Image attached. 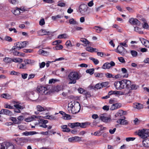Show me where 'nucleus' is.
I'll return each instance as SVG.
<instances>
[{"label": "nucleus", "instance_id": "f257e3e1", "mask_svg": "<svg viewBox=\"0 0 149 149\" xmlns=\"http://www.w3.org/2000/svg\"><path fill=\"white\" fill-rule=\"evenodd\" d=\"M80 108V104L77 101L71 102L68 104V110L70 113L75 114L78 113Z\"/></svg>", "mask_w": 149, "mask_h": 149}, {"label": "nucleus", "instance_id": "f03ea898", "mask_svg": "<svg viewBox=\"0 0 149 149\" xmlns=\"http://www.w3.org/2000/svg\"><path fill=\"white\" fill-rule=\"evenodd\" d=\"M81 77L76 72H70L68 77V78L70 80L69 84H75L76 82V80L79 79Z\"/></svg>", "mask_w": 149, "mask_h": 149}, {"label": "nucleus", "instance_id": "7ed1b4c3", "mask_svg": "<svg viewBox=\"0 0 149 149\" xmlns=\"http://www.w3.org/2000/svg\"><path fill=\"white\" fill-rule=\"evenodd\" d=\"M91 124L90 123L88 122L80 123L75 122L73 123H69L68 124V126L72 128L73 129L76 127H79L81 128H85Z\"/></svg>", "mask_w": 149, "mask_h": 149}, {"label": "nucleus", "instance_id": "20e7f679", "mask_svg": "<svg viewBox=\"0 0 149 149\" xmlns=\"http://www.w3.org/2000/svg\"><path fill=\"white\" fill-rule=\"evenodd\" d=\"M149 133V129H143L138 131L137 134L141 138L145 139L148 137Z\"/></svg>", "mask_w": 149, "mask_h": 149}, {"label": "nucleus", "instance_id": "39448f33", "mask_svg": "<svg viewBox=\"0 0 149 149\" xmlns=\"http://www.w3.org/2000/svg\"><path fill=\"white\" fill-rule=\"evenodd\" d=\"M29 140V138L24 137H17L14 139L17 145L21 146H23L25 143L28 142Z\"/></svg>", "mask_w": 149, "mask_h": 149}, {"label": "nucleus", "instance_id": "423d86ee", "mask_svg": "<svg viewBox=\"0 0 149 149\" xmlns=\"http://www.w3.org/2000/svg\"><path fill=\"white\" fill-rule=\"evenodd\" d=\"M0 149H15V147L11 143L3 142L0 143Z\"/></svg>", "mask_w": 149, "mask_h": 149}, {"label": "nucleus", "instance_id": "0eeeda50", "mask_svg": "<svg viewBox=\"0 0 149 149\" xmlns=\"http://www.w3.org/2000/svg\"><path fill=\"white\" fill-rule=\"evenodd\" d=\"M122 88L129 89L131 85V82L130 80L127 79H123L121 81Z\"/></svg>", "mask_w": 149, "mask_h": 149}, {"label": "nucleus", "instance_id": "6e6552de", "mask_svg": "<svg viewBox=\"0 0 149 149\" xmlns=\"http://www.w3.org/2000/svg\"><path fill=\"white\" fill-rule=\"evenodd\" d=\"M28 44V42L27 41L20 42L16 43L15 45L17 48L18 50L21 49L26 47L27 45Z\"/></svg>", "mask_w": 149, "mask_h": 149}, {"label": "nucleus", "instance_id": "1a4fd4ad", "mask_svg": "<svg viewBox=\"0 0 149 149\" xmlns=\"http://www.w3.org/2000/svg\"><path fill=\"white\" fill-rule=\"evenodd\" d=\"M115 63L113 61H111L110 63L106 62L104 64L102 67L103 69H109L111 67L114 66L115 65Z\"/></svg>", "mask_w": 149, "mask_h": 149}, {"label": "nucleus", "instance_id": "9d476101", "mask_svg": "<svg viewBox=\"0 0 149 149\" xmlns=\"http://www.w3.org/2000/svg\"><path fill=\"white\" fill-rule=\"evenodd\" d=\"M99 118L100 120L105 123H107L110 120V118L107 116L106 113L101 114L99 116Z\"/></svg>", "mask_w": 149, "mask_h": 149}, {"label": "nucleus", "instance_id": "9b49d317", "mask_svg": "<svg viewBox=\"0 0 149 149\" xmlns=\"http://www.w3.org/2000/svg\"><path fill=\"white\" fill-rule=\"evenodd\" d=\"M88 7L87 5L85 4H82L79 7V10L81 13H83L87 11Z\"/></svg>", "mask_w": 149, "mask_h": 149}, {"label": "nucleus", "instance_id": "f8f14e48", "mask_svg": "<svg viewBox=\"0 0 149 149\" xmlns=\"http://www.w3.org/2000/svg\"><path fill=\"white\" fill-rule=\"evenodd\" d=\"M48 123V121L47 120L40 119L39 121V125L40 127L46 128L47 126L46 124Z\"/></svg>", "mask_w": 149, "mask_h": 149}, {"label": "nucleus", "instance_id": "ddd939ff", "mask_svg": "<svg viewBox=\"0 0 149 149\" xmlns=\"http://www.w3.org/2000/svg\"><path fill=\"white\" fill-rule=\"evenodd\" d=\"M130 23L133 25H139L141 23L140 22L136 19L134 18H131L129 20Z\"/></svg>", "mask_w": 149, "mask_h": 149}, {"label": "nucleus", "instance_id": "4468645a", "mask_svg": "<svg viewBox=\"0 0 149 149\" xmlns=\"http://www.w3.org/2000/svg\"><path fill=\"white\" fill-rule=\"evenodd\" d=\"M37 33L39 36L49 35L50 34V32L49 31H47L45 29H42L38 31L37 32Z\"/></svg>", "mask_w": 149, "mask_h": 149}, {"label": "nucleus", "instance_id": "2eb2a0df", "mask_svg": "<svg viewBox=\"0 0 149 149\" xmlns=\"http://www.w3.org/2000/svg\"><path fill=\"white\" fill-rule=\"evenodd\" d=\"M0 114H5L9 116L12 115V113L9 110L7 109H2L0 111Z\"/></svg>", "mask_w": 149, "mask_h": 149}, {"label": "nucleus", "instance_id": "dca6fc26", "mask_svg": "<svg viewBox=\"0 0 149 149\" xmlns=\"http://www.w3.org/2000/svg\"><path fill=\"white\" fill-rule=\"evenodd\" d=\"M122 83L121 81H116L114 83V86L117 90H121L123 89Z\"/></svg>", "mask_w": 149, "mask_h": 149}, {"label": "nucleus", "instance_id": "f3484780", "mask_svg": "<svg viewBox=\"0 0 149 149\" xmlns=\"http://www.w3.org/2000/svg\"><path fill=\"white\" fill-rule=\"evenodd\" d=\"M124 50H125V48L121 45H118L117 48V52L123 56L125 54L124 51Z\"/></svg>", "mask_w": 149, "mask_h": 149}, {"label": "nucleus", "instance_id": "a211bd4d", "mask_svg": "<svg viewBox=\"0 0 149 149\" xmlns=\"http://www.w3.org/2000/svg\"><path fill=\"white\" fill-rule=\"evenodd\" d=\"M140 40L142 43L146 47L149 48V41L143 38H140Z\"/></svg>", "mask_w": 149, "mask_h": 149}, {"label": "nucleus", "instance_id": "6ab92c4d", "mask_svg": "<svg viewBox=\"0 0 149 149\" xmlns=\"http://www.w3.org/2000/svg\"><path fill=\"white\" fill-rule=\"evenodd\" d=\"M125 118L123 116L122 119H120L117 121V122L121 125H126L127 124V121L125 120Z\"/></svg>", "mask_w": 149, "mask_h": 149}, {"label": "nucleus", "instance_id": "aec40b11", "mask_svg": "<svg viewBox=\"0 0 149 149\" xmlns=\"http://www.w3.org/2000/svg\"><path fill=\"white\" fill-rule=\"evenodd\" d=\"M61 127L63 132H68L70 131V129L68 127V126L66 125H62Z\"/></svg>", "mask_w": 149, "mask_h": 149}, {"label": "nucleus", "instance_id": "412c9836", "mask_svg": "<svg viewBox=\"0 0 149 149\" xmlns=\"http://www.w3.org/2000/svg\"><path fill=\"white\" fill-rule=\"evenodd\" d=\"M133 107L134 108L138 109H142L143 107V105L142 104L137 103H134L133 105Z\"/></svg>", "mask_w": 149, "mask_h": 149}, {"label": "nucleus", "instance_id": "4be33fe9", "mask_svg": "<svg viewBox=\"0 0 149 149\" xmlns=\"http://www.w3.org/2000/svg\"><path fill=\"white\" fill-rule=\"evenodd\" d=\"M36 134V132L34 131L28 132L26 131L22 133V135L25 136L32 135Z\"/></svg>", "mask_w": 149, "mask_h": 149}, {"label": "nucleus", "instance_id": "5701e85b", "mask_svg": "<svg viewBox=\"0 0 149 149\" xmlns=\"http://www.w3.org/2000/svg\"><path fill=\"white\" fill-rule=\"evenodd\" d=\"M1 97L7 99H10L12 98L11 95L8 93H3L1 95Z\"/></svg>", "mask_w": 149, "mask_h": 149}, {"label": "nucleus", "instance_id": "b1692460", "mask_svg": "<svg viewBox=\"0 0 149 149\" xmlns=\"http://www.w3.org/2000/svg\"><path fill=\"white\" fill-rule=\"evenodd\" d=\"M25 10L23 8L22 9L21 8H17L15 10H14L13 12V13L15 15H19L20 13V10H21L22 11H24Z\"/></svg>", "mask_w": 149, "mask_h": 149}, {"label": "nucleus", "instance_id": "393cba45", "mask_svg": "<svg viewBox=\"0 0 149 149\" xmlns=\"http://www.w3.org/2000/svg\"><path fill=\"white\" fill-rule=\"evenodd\" d=\"M24 62L26 65H33L35 63L34 61L31 59H25L24 61Z\"/></svg>", "mask_w": 149, "mask_h": 149}, {"label": "nucleus", "instance_id": "a878e982", "mask_svg": "<svg viewBox=\"0 0 149 149\" xmlns=\"http://www.w3.org/2000/svg\"><path fill=\"white\" fill-rule=\"evenodd\" d=\"M143 145L145 147H149V139H147L143 141Z\"/></svg>", "mask_w": 149, "mask_h": 149}, {"label": "nucleus", "instance_id": "bb28decb", "mask_svg": "<svg viewBox=\"0 0 149 149\" xmlns=\"http://www.w3.org/2000/svg\"><path fill=\"white\" fill-rule=\"evenodd\" d=\"M120 107L118 103L113 104L111 106L110 109L111 110H114Z\"/></svg>", "mask_w": 149, "mask_h": 149}, {"label": "nucleus", "instance_id": "cd10ccee", "mask_svg": "<svg viewBox=\"0 0 149 149\" xmlns=\"http://www.w3.org/2000/svg\"><path fill=\"white\" fill-rule=\"evenodd\" d=\"M36 108L37 110L40 112L45 111L46 110V107L44 108L40 105H37Z\"/></svg>", "mask_w": 149, "mask_h": 149}, {"label": "nucleus", "instance_id": "c85d7f7f", "mask_svg": "<svg viewBox=\"0 0 149 149\" xmlns=\"http://www.w3.org/2000/svg\"><path fill=\"white\" fill-rule=\"evenodd\" d=\"M124 111L122 110H119L115 115L116 117L121 116L124 114Z\"/></svg>", "mask_w": 149, "mask_h": 149}, {"label": "nucleus", "instance_id": "c756f323", "mask_svg": "<svg viewBox=\"0 0 149 149\" xmlns=\"http://www.w3.org/2000/svg\"><path fill=\"white\" fill-rule=\"evenodd\" d=\"M12 61L15 63H21L23 61V59L19 58H13Z\"/></svg>", "mask_w": 149, "mask_h": 149}, {"label": "nucleus", "instance_id": "7c9ffc66", "mask_svg": "<svg viewBox=\"0 0 149 149\" xmlns=\"http://www.w3.org/2000/svg\"><path fill=\"white\" fill-rule=\"evenodd\" d=\"M142 20L144 23L143 25V27L145 29H148L149 27V26L148 24L146 23V20L144 18H142Z\"/></svg>", "mask_w": 149, "mask_h": 149}, {"label": "nucleus", "instance_id": "2f4dec72", "mask_svg": "<svg viewBox=\"0 0 149 149\" xmlns=\"http://www.w3.org/2000/svg\"><path fill=\"white\" fill-rule=\"evenodd\" d=\"M121 70L123 73L125 74L123 76L124 77L127 78L128 77V74L127 73V70L125 68H123L121 69Z\"/></svg>", "mask_w": 149, "mask_h": 149}, {"label": "nucleus", "instance_id": "473e14b6", "mask_svg": "<svg viewBox=\"0 0 149 149\" xmlns=\"http://www.w3.org/2000/svg\"><path fill=\"white\" fill-rule=\"evenodd\" d=\"M68 36L66 34H63L59 35L58 36V38L59 39L66 38H68Z\"/></svg>", "mask_w": 149, "mask_h": 149}, {"label": "nucleus", "instance_id": "72a5a7b5", "mask_svg": "<svg viewBox=\"0 0 149 149\" xmlns=\"http://www.w3.org/2000/svg\"><path fill=\"white\" fill-rule=\"evenodd\" d=\"M13 58H11L8 57H5L4 58L3 61L6 63H10L12 61Z\"/></svg>", "mask_w": 149, "mask_h": 149}, {"label": "nucleus", "instance_id": "f704fd0d", "mask_svg": "<svg viewBox=\"0 0 149 149\" xmlns=\"http://www.w3.org/2000/svg\"><path fill=\"white\" fill-rule=\"evenodd\" d=\"M94 75L96 77L102 78L103 77V74L102 73L96 72L94 73Z\"/></svg>", "mask_w": 149, "mask_h": 149}, {"label": "nucleus", "instance_id": "c9c22d12", "mask_svg": "<svg viewBox=\"0 0 149 149\" xmlns=\"http://www.w3.org/2000/svg\"><path fill=\"white\" fill-rule=\"evenodd\" d=\"M94 72V68L89 69L87 70L86 71L87 73L89 74L90 75L93 74Z\"/></svg>", "mask_w": 149, "mask_h": 149}, {"label": "nucleus", "instance_id": "e433bc0d", "mask_svg": "<svg viewBox=\"0 0 149 149\" xmlns=\"http://www.w3.org/2000/svg\"><path fill=\"white\" fill-rule=\"evenodd\" d=\"M134 31L138 32L140 34H142L143 33V32L141 30V29L138 27H134Z\"/></svg>", "mask_w": 149, "mask_h": 149}, {"label": "nucleus", "instance_id": "4c0bfd02", "mask_svg": "<svg viewBox=\"0 0 149 149\" xmlns=\"http://www.w3.org/2000/svg\"><path fill=\"white\" fill-rule=\"evenodd\" d=\"M11 120L15 124H19L20 123V122L17 120L16 118L11 117Z\"/></svg>", "mask_w": 149, "mask_h": 149}, {"label": "nucleus", "instance_id": "58836bf2", "mask_svg": "<svg viewBox=\"0 0 149 149\" xmlns=\"http://www.w3.org/2000/svg\"><path fill=\"white\" fill-rule=\"evenodd\" d=\"M89 59L92 60L95 65H97L99 63V61L97 59L95 58L92 57H90Z\"/></svg>", "mask_w": 149, "mask_h": 149}, {"label": "nucleus", "instance_id": "ea45409f", "mask_svg": "<svg viewBox=\"0 0 149 149\" xmlns=\"http://www.w3.org/2000/svg\"><path fill=\"white\" fill-rule=\"evenodd\" d=\"M94 29L95 30L96 32L97 33H99L102 31L103 29L101 27H100L99 26H95Z\"/></svg>", "mask_w": 149, "mask_h": 149}, {"label": "nucleus", "instance_id": "a19ab883", "mask_svg": "<svg viewBox=\"0 0 149 149\" xmlns=\"http://www.w3.org/2000/svg\"><path fill=\"white\" fill-rule=\"evenodd\" d=\"M63 17L61 15H57L55 16H52V19L54 20H56L57 19H60Z\"/></svg>", "mask_w": 149, "mask_h": 149}, {"label": "nucleus", "instance_id": "79ce46f5", "mask_svg": "<svg viewBox=\"0 0 149 149\" xmlns=\"http://www.w3.org/2000/svg\"><path fill=\"white\" fill-rule=\"evenodd\" d=\"M69 23L71 24H77V22L75 21L73 18H71L69 19Z\"/></svg>", "mask_w": 149, "mask_h": 149}, {"label": "nucleus", "instance_id": "37998d69", "mask_svg": "<svg viewBox=\"0 0 149 149\" xmlns=\"http://www.w3.org/2000/svg\"><path fill=\"white\" fill-rule=\"evenodd\" d=\"M48 92V91L47 89V88L45 87H44V89H42V90H41V91L40 93L42 94H46Z\"/></svg>", "mask_w": 149, "mask_h": 149}, {"label": "nucleus", "instance_id": "c03bdc74", "mask_svg": "<svg viewBox=\"0 0 149 149\" xmlns=\"http://www.w3.org/2000/svg\"><path fill=\"white\" fill-rule=\"evenodd\" d=\"M130 53L133 57H136L138 54L137 52L134 50H131L130 51Z\"/></svg>", "mask_w": 149, "mask_h": 149}, {"label": "nucleus", "instance_id": "a18cd8bd", "mask_svg": "<svg viewBox=\"0 0 149 149\" xmlns=\"http://www.w3.org/2000/svg\"><path fill=\"white\" fill-rule=\"evenodd\" d=\"M127 42L128 40H126L123 42H120V45L121 46H122L125 47H128V45L126 44V43Z\"/></svg>", "mask_w": 149, "mask_h": 149}, {"label": "nucleus", "instance_id": "49530a36", "mask_svg": "<svg viewBox=\"0 0 149 149\" xmlns=\"http://www.w3.org/2000/svg\"><path fill=\"white\" fill-rule=\"evenodd\" d=\"M63 48V46L61 45H58L56 46L54 48V50H60Z\"/></svg>", "mask_w": 149, "mask_h": 149}, {"label": "nucleus", "instance_id": "de8ad7c7", "mask_svg": "<svg viewBox=\"0 0 149 149\" xmlns=\"http://www.w3.org/2000/svg\"><path fill=\"white\" fill-rule=\"evenodd\" d=\"M14 106L17 109H23L24 108V107L23 106L20 105L19 104H15L14 105Z\"/></svg>", "mask_w": 149, "mask_h": 149}, {"label": "nucleus", "instance_id": "09e8293b", "mask_svg": "<svg viewBox=\"0 0 149 149\" xmlns=\"http://www.w3.org/2000/svg\"><path fill=\"white\" fill-rule=\"evenodd\" d=\"M33 120V116H31V117H28L26 118L25 121L26 122H30Z\"/></svg>", "mask_w": 149, "mask_h": 149}, {"label": "nucleus", "instance_id": "8fccbe9b", "mask_svg": "<svg viewBox=\"0 0 149 149\" xmlns=\"http://www.w3.org/2000/svg\"><path fill=\"white\" fill-rule=\"evenodd\" d=\"M17 49V48L15 45L14 46H13L12 47V49H10L9 51L10 53V54H13V52H15V49Z\"/></svg>", "mask_w": 149, "mask_h": 149}, {"label": "nucleus", "instance_id": "3c124183", "mask_svg": "<svg viewBox=\"0 0 149 149\" xmlns=\"http://www.w3.org/2000/svg\"><path fill=\"white\" fill-rule=\"evenodd\" d=\"M63 119L65 120H70L71 119L70 115L65 113L63 116Z\"/></svg>", "mask_w": 149, "mask_h": 149}, {"label": "nucleus", "instance_id": "603ef678", "mask_svg": "<svg viewBox=\"0 0 149 149\" xmlns=\"http://www.w3.org/2000/svg\"><path fill=\"white\" fill-rule=\"evenodd\" d=\"M44 86H38L36 90L38 92L40 93L41 91V90H42V89H44Z\"/></svg>", "mask_w": 149, "mask_h": 149}, {"label": "nucleus", "instance_id": "864d4df0", "mask_svg": "<svg viewBox=\"0 0 149 149\" xmlns=\"http://www.w3.org/2000/svg\"><path fill=\"white\" fill-rule=\"evenodd\" d=\"M118 58L120 62L122 63H125V59L123 57H118Z\"/></svg>", "mask_w": 149, "mask_h": 149}, {"label": "nucleus", "instance_id": "5fc2aeb1", "mask_svg": "<svg viewBox=\"0 0 149 149\" xmlns=\"http://www.w3.org/2000/svg\"><path fill=\"white\" fill-rule=\"evenodd\" d=\"M81 41L85 44H88L89 43V41L86 39L84 38H82L81 40Z\"/></svg>", "mask_w": 149, "mask_h": 149}, {"label": "nucleus", "instance_id": "6e6d98bb", "mask_svg": "<svg viewBox=\"0 0 149 149\" xmlns=\"http://www.w3.org/2000/svg\"><path fill=\"white\" fill-rule=\"evenodd\" d=\"M102 86L100 83H98L96 84L94 87V88L96 89H100L102 88Z\"/></svg>", "mask_w": 149, "mask_h": 149}, {"label": "nucleus", "instance_id": "4d7b16f0", "mask_svg": "<svg viewBox=\"0 0 149 149\" xmlns=\"http://www.w3.org/2000/svg\"><path fill=\"white\" fill-rule=\"evenodd\" d=\"M101 135V133L100 131L99 130L94 132L93 133V135L95 136H100Z\"/></svg>", "mask_w": 149, "mask_h": 149}, {"label": "nucleus", "instance_id": "13d9d810", "mask_svg": "<svg viewBox=\"0 0 149 149\" xmlns=\"http://www.w3.org/2000/svg\"><path fill=\"white\" fill-rule=\"evenodd\" d=\"M45 22L44 19L42 18L40 19L39 21V25L40 26H42L45 24Z\"/></svg>", "mask_w": 149, "mask_h": 149}, {"label": "nucleus", "instance_id": "bf43d9fd", "mask_svg": "<svg viewBox=\"0 0 149 149\" xmlns=\"http://www.w3.org/2000/svg\"><path fill=\"white\" fill-rule=\"evenodd\" d=\"M10 74L12 75H19L20 74L18 72H17L14 71H13L11 72Z\"/></svg>", "mask_w": 149, "mask_h": 149}, {"label": "nucleus", "instance_id": "052dcab7", "mask_svg": "<svg viewBox=\"0 0 149 149\" xmlns=\"http://www.w3.org/2000/svg\"><path fill=\"white\" fill-rule=\"evenodd\" d=\"M135 138L134 137H127L126 139V140L127 141H133L135 140Z\"/></svg>", "mask_w": 149, "mask_h": 149}, {"label": "nucleus", "instance_id": "680f3d73", "mask_svg": "<svg viewBox=\"0 0 149 149\" xmlns=\"http://www.w3.org/2000/svg\"><path fill=\"white\" fill-rule=\"evenodd\" d=\"M86 49L88 51L93 52V50L94 49V48L91 47H87Z\"/></svg>", "mask_w": 149, "mask_h": 149}, {"label": "nucleus", "instance_id": "e2e57ef3", "mask_svg": "<svg viewBox=\"0 0 149 149\" xmlns=\"http://www.w3.org/2000/svg\"><path fill=\"white\" fill-rule=\"evenodd\" d=\"M26 64L25 63H21L19 64V68L20 69H25L26 68Z\"/></svg>", "mask_w": 149, "mask_h": 149}, {"label": "nucleus", "instance_id": "0e129e2a", "mask_svg": "<svg viewBox=\"0 0 149 149\" xmlns=\"http://www.w3.org/2000/svg\"><path fill=\"white\" fill-rule=\"evenodd\" d=\"M130 88L132 89H136L138 88V86L135 84L131 85Z\"/></svg>", "mask_w": 149, "mask_h": 149}, {"label": "nucleus", "instance_id": "69168bd1", "mask_svg": "<svg viewBox=\"0 0 149 149\" xmlns=\"http://www.w3.org/2000/svg\"><path fill=\"white\" fill-rule=\"evenodd\" d=\"M74 141H79L81 140V138L78 136L74 137Z\"/></svg>", "mask_w": 149, "mask_h": 149}, {"label": "nucleus", "instance_id": "338daca9", "mask_svg": "<svg viewBox=\"0 0 149 149\" xmlns=\"http://www.w3.org/2000/svg\"><path fill=\"white\" fill-rule=\"evenodd\" d=\"M65 45L67 47L72 46V44L70 40L67 41L65 43Z\"/></svg>", "mask_w": 149, "mask_h": 149}, {"label": "nucleus", "instance_id": "774afa93", "mask_svg": "<svg viewBox=\"0 0 149 149\" xmlns=\"http://www.w3.org/2000/svg\"><path fill=\"white\" fill-rule=\"evenodd\" d=\"M106 77L108 78H111L113 77L112 74L109 73H107L106 74Z\"/></svg>", "mask_w": 149, "mask_h": 149}]
</instances>
